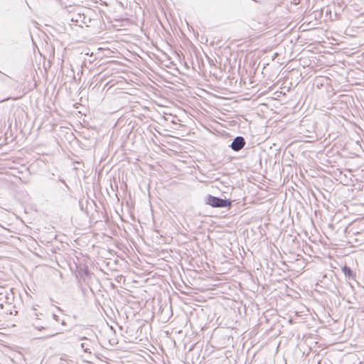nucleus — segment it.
I'll return each mask as SVG.
<instances>
[{
    "label": "nucleus",
    "instance_id": "4",
    "mask_svg": "<svg viewBox=\"0 0 364 364\" xmlns=\"http://www.w3.org/2000/svg\"><path fill=\"white\" fill-rule=\"evenodd\" d=\"M343 271H344V272H345V274H350L351 273V270H350V268H348V267H345L343 268Z\"/></svg>",
    "mask_w": 364,
    "mask_h": 364
},
{
    "label": "nucleus",
    "instance_id": "2",
    "mask_svg": "<svg viewBox=\"0 0 364 364\" xmlns=\"http://www.w3.org/2000/svg\"><path fill=\"white\" fill-rule=\"evenodd\" d=\"M245 145V140L242 136L235 137L231 143L230 147L235 151H240Z\"/></svg>",
    "mask_w": 364,
    "mask_h": 364
},
{
    "label": "nucleus",
    "instance_id": "1",
    "mask_svg": "<svg viewBox=\"0 0 364 364\" xmlns=\"http://www.w3.org/2000/svg\"><path fill=\"white\" fill-rule=\"evenodd\" d=\"M206 204L213 208L230 207L231 201L226 199H222L211 195H208L205 198Z\"/></svg>",
    "mask_w": 364,
    "mask_h": 364
},
{
    "label": "nucleus",
    "instance_id": "3",
    "mask_svg": "<svg viewBox=\"0 0 364 364\" xmlns=\"http://www.w3.org/2000/svg\"><path fill=\"white\" fill-rule=\"evenodd\" d=\"M81 348L83 349V350L86 353H91L90 348L88 347V344L86 343H81Z\"/></svg>",
    "mask_w": 364,
    "mask_h": 364
},
{
    "label": "nucleus",
    "instance_id": "6",
    "mask_svg": "<svg viewBox=\"0 0 364 364\" xmlns=\"http://www.w3.org/2000/svg\"><path fill=\"white\" fill-rule=\"evenodd\" d=\"M53 316L54 319L58 320V316L55 314H53Z\"/></svg>",
    "mask_w": 364,
    "mask_h": 364
},
{
    "label": "nucleus",
    "instance_id": "7",
    "mask_svg": "<svg viewBox=\"0 0 364 364\" xmlns=\"http://www.w3.org/2000/svg\"><path fill=\"white\" fill-rule=\"evenodd\" d=\"M7 100H9V98H6V99H4V100H1L0 102H4V101Z\"/></svg>",
    "mask_w": 364,
    "mask_h": 364
},
{
    "label": "nucleus",
    "instance_id": "5",
    "mask_svg": "<svg viewBox=\"0 0 364 364\" xmlns=\"http://www.w3.org/2000/svg\"><path fill=\"white\" fill-rule=\"evenodd\" d=\"M33 326H35L36 328H38V330H41L42 328H44L43 326H37V324H36V323H33Z\"/></svg>",
    "mask_w": 364,
    "mask_h": 364
}]
</instances>
